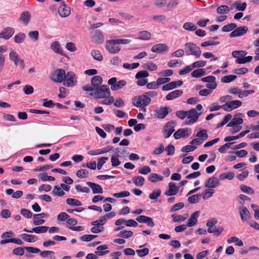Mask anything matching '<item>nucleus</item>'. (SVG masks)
<instances>
[{
	"instance_id": "2eb2a0df",
	"label": "nucleus",
	"mask_w": 259,
	"mask_h": 259,
	"mask_svg": "<svg viewBox=\"0 0 259 259\" xmlns=\"http://www.w3.org/2000/svg\"><path fill=\"white\" fill-rule=\"evenodd\" d=\"M248 28L246 26H243L235 28L230 34V37L240 36L246 33Z\"/></svg>"
},
{
	"instance_id": "de8ad7c7",
	"label": "nucleus",
	"mask_w": 259,
	"mask_h": 259,
	"mask_svg": "<svg viewBox=\"0 0 259 259\" xmlns=\"http://www.w3.org/2000/svg\"><path fill=\"white\" fill-rule=\"evenodd\" d=\"M165 19L166 16L164 15L153 16L151 18V21H155L158 23L162 22L164 21Z\"/></svg>"
},
{
	"instance_id": "dca6fc26",
	"label": "nucleus",
	"mask_w": 259,
	"mask_h": 259,
	"mask_svg": "<svg viewBox=\"0 0 259 259\" xmlns=\"http://www.w3.org/2000/svg\"><path fill=\"white\" fill-rule=\"evenodd\" d=\"M168 50L167 46L165 44H158L154 45L151 48V51L153 53L161 54Z\"/></svg>"
},
{
	"instance_id": "f257e3e1",
	"label": "nucleus",
	"mask_w": 259,
	"mask_h": 259,
	"mask_svg": "<svg viewBox=\"0 0 259 259\" xmlns=\"http://www.w3.org/2000/svg\"><path fill=\"white\" fill-rule=\"evenodd\" d=\"M185 52L187 55H193L199 58L201 54L200 48L193 42H188L185 45Z\"/></svg>"
},
{
	"instance_id": "69168bd1",
	"label": "nucleus",
	"mask_w": 259,
	"mask_h": 259,
	"mask_svg": "<svg viewBox=\"0 0 259 259\" xmlns=\"http://www.w3.org/2000/svg\"><path fill=\"white\" fill-rule=\"evenodd\" d=\"M149 76V73L146 70H142L139 71L136 75V79L145 78Z\"/></svg>"
},
{
	"instance_id": "a878e982",
	"label": "nucleus",
	"mask_w": 259,
	"mask_h": 259,
	"mask_svg": "<svg viewBox=\"0 0 259 259\" xmlns=\"http://www.w3.org/2000/svg\"><path fill=\"white\" fill-rule=\"evenodd\" d=\"M183 92L182 90H177L167 94L165 98L167 100H171L180 97L183 94Z\"/></svg>"
},
{
	"instance_id": "72a5a7b5",
	"label": "nucleus",
	"mask_w": 259,
	"mask_h": 259,
	"mask_svg": "<svg viewBox=\"0 0 259 259\" xmlns=\"http://www.w3.org/2000/svg\"><path fill=\"white\" fill-rule=\"evenodd\" d=\"M163 177L155 173L151 174L148 177V181L151 182H156L162 181Z\"/></svg>"
},
{
	"instance_id": "1a4fd4ad",
	"label": "nucleus",
	"mask_w": 259,
	"mask_h": 259,
	"mask_svg": "<svg viewBox=\"0 0 259 259\" xmlns=\"http://www.w3.org/2000/svg\"><path fill=\"white\" fill-rule=\"evenodd\" d=\"M200 114V113H198L195 108H192L187 111V117L190 119V120L186 122V124H190L195 122L198 120Z\"/></svg>"
},
{
	"instance_id": "a19ab883",
	"label": "nucleus",
	"mask_w": 259,
	"mask_h": 259,
	"mask_svg": "<svg viewBox=\"0 0 259 259\" xmlns=\"http://www.w3.org/2000/svg\"><path fill=\"white\" fill-rule=\"evenodd\" d=\"M227 242L228 243H232L233 242H235L236 245L238 246H242L243 245V242L240 240L237 237H231L228 239Z\"/></svg>"
},
{
	"instance_id": "680f3d73",
	"label": "nucleus",
	"mask_w": 259,
	"mask_h": 259,
	"mask_svg": "<svg viewBox=\"0 0 259 259\" xmlns=\"http://www.w3.org/2000/svg\"><path fill=\"white\" fill-rule=\"evenodd\" d=\"M97 236L95 235H84L80 237V239L82 241L89 242L95 238Z\"/></svg>"
},
{
	"instance_id": "412c9836",
	"label": "nucleus",
	"mask_w": 259,
	"mask_h": 259,
	"mask_svg": "<svg viewBox=\"0 0 259 259\" xmlns=\"http://www.w3.org/2000/svg\"><path fill=\"white\" fill-rule=\"evenodd\" d=\"M86 184L92 189L94 194L103 193V189L100 185L91 182H87Z\"/></svg>"
},
{
	"instance_id": "5701e85b",
	"label": "nucleus",
	"mask_w": 259,
	"mask_h": 259,
	"mask_svg": "<svg viewBox=\"0 0 259 259\" xmlns=\"http://www.w3.org/2000/svg\"><path fill=\"white\" fill-rule=\"evenodd\" d=\"M94 42L97 44H103L104 41V37L101 31L98 30L95 31L94 35L93 36Z\"/></svg>"
},
{
	"instance_id": "0e129e2a",
	"label": "nucleus",
	"mask_w": 259,
	"mask_h": 259,
	"mask_svg": "<svg viewBox=\"0 0 259 259\" xmlns=\"http://www.w3.org/2000/svg\"><path fill=\"white\" fill-rule=\"evenodd\" d=\"M196 149V146L194 145H187L184 146L181 149V151L183 152H189L194 151Z\"/></svg>"
},
{
	"instance_id": "a211bd4d",
	"label": "nucleus",
	"mask_w": 259,
	"mask_h": 259,
	"mask_svg": "<svg viewBox=\"0 0 259 259\" xmlns=\"http://www.w3.org/2000/svg\"><path fill=\"white\" fill-rule=\"evenodd\" d=\"M183 83V82L182 80L172 81L163 85L162 87V90L163 91L171 90L177 88V87L181 86Z\"/></svg>"
},
{
	"instance_id": "c9c22d12",
	"label": "nucleus",
	"mask_w": 259,
	"mask_h": 259,
	"mask_svg": "<svg viewBox=\"0 0 259 259\" xmlns=\"http://www.w3.org/2000/svg\"><path fill=\"white\" fill-rule=\"evenodd\" d=\"M134 183L137 186H142L145 182L144 178L142 176L134 177L132 179Z\"/></svg>"
},
{
	"instance_id": "6ab92c4d",
	"label": "nucleus",
	"mask_w": 259,
	"mask_h": 259,
	"mask_svg": "<svg viewBox=\"0 0 259 259\" xmlns=\"http://www.w3.org/2000/svg\"><path fill=\"white\" fill-rule=\"evenodd\" d=\"M220 185V181L218 178L212 177L209 178L205 183L206 188H216Z\"/></svg>"
},
{
	"instance_id": "c756f323",
	"label": "nucleus",
	"mask_w": 259,
	"mask_h": 259,
	"mask_svg": "<svg viewBox=\"0 0 259 259\" xmlns=\"http://www.w3.org/2000/svg\"><path fill=\"white\" fill-rule=\"evenodd\" d=\"M21 237L22 239L28 242H34L37 239V237L35 235H29L27 234H22L21 235Z\"/></svg>"
},
{
	"instance_id": "7c9ffc66",
	"label": "nucleus",
	"mask_w": 259,
	"mask_h": 259,
	"mask_svg": "<svg viewBox=\"0 0 259 259\" xmlns=\"http://www.w3.org/2000/svg\"><path fill=\"white\" fill-rule=\"evenodd\" d=\"M102 78L99 75L94 76L91 79L92 85L95 88H97L102 83Z\"/></svg>"
},
{
	"instance_id": "423d86ee",
	"label": "nucleus",
	"mask_w": 259,
	"mask_h": 259,
	"mask_svg": "<svg viewBox=\"0 0 259 259\" xmlns=\"http://www.w3.org/2000/svg\"><path fill=\"white\" fill-rule=\"evenodd\" d=\"M65 71L63 69H57L52 74L51 78L52 80L56 82H61L63 81L65 78Z\"/></svg>"
},
{
	"instance_id": "393cba45",
	"label": "nucleus",
	"mask_w": 259,
	"mask_h": 259,
	"mask_svg": "<svg viewBox=\"0 0 259 259\" xmlns=\"http://www.w3.org/2000/svg\"><path fill=\"white\" fill-rule=\"evenodd\" d=\"M30 18V13L28 11H24L19 17V21L24 25H27L29 22Z\"/></svg>"
},
{
	"instance_id": "6e6d98bb",
	"label": "nucleus",
	"mask_w": 259,
	"mask_h": 259,
	"mask_svg": "<svg viewBox=\"0 0 259 259\" xmlns=\"http://www.w3.org/2000/svg\"><path fill=\"white\" fill-rule=\"evenodd\" d=\"M213 193L214 190L211 189H207L205 190L204 192L202 194H201V196L202 195L203 198L205 200L207 198L211 197Z\"/></svg>"
},
{
	"instance_id": "c03bdc74",
	"label": "nucleus",
	"mask_w": 259,
	"mask_h": 259,
	"mask_svg": "<svg viewBox=\"0 0 259 259\" xmlns=\"http://www.w3.org/2000/svg\"><path fill=\"white\" fill-rule=\"evenodd\" d=\"M236 27L237 24L232 23L224 26L222 28V30L223 32H229L230 31L234 30Z\"/></svg>"
},
{
	"instance_id": "4d7b16f0",
	"label": "nucleus",
	"mask_w": 259,
	"mask_h": 259,
	"mask_svg": "<svg viewBox=\"0 0 259 259\" xmlns=\"http://www.w3.org/2000/svg\"><path fill=\"white\" fill-rule=\"evenodd\" d=\"M106 222L105 218L103 216H101L100 217L99 220L92 222L91 224L93 226H98L104 225L105 224Z\"/></svg>"
},
{
	"instance_id": "37998d69",
	"label": "nucleus",
	"mask_w": 259,
	"mask_h": 259,
	"mask_svg": "<svg viewBox=\"0 0 259 259\" xmlns=\"http://www.w3.org/2000/svg\"><path fill=\"white\" fill-rule=\"evenodd\" d=\"M244 114L243 113H238L234 115L233 117L232 120L234 122L236 125H240L242 124L243 122V119L240 117V116H243Z\"/></svg>"
},
{
	"instance_id": "09e8293b",
	"label": "nucleus",
	"mask_w": 259,
	"mask_h": 259,
	"mask_svg": "<svg viewBox=\"0 0 259 259\" xmlns=\"http://www.w3.org/2000/svg\"><path fill=\"white\" fill-rule=\"evenodd\" d=\"M38 177L43 181H55V178L54 177L48 176L47 172H44V173L40 174L39 175Z\"/></svg>"
},
{
	"instance_id": "603ef678",
	"label": "nucleus",
	"mask_w": 259,
	"mask_h": 259,
	"mask_svg": "<svg viewBox=\"0 0 259 259\" xmlns=\"http://www.w3.org/2000/svg\"><path fill=\"white\" fill-rule=\"evenodd\" d=\"M28 35L29 38L34 41H37L38 40L39 32L37 30L29 31Z\"/></svg>"
},
{
	"instance_id": "f704fd0d",
	"label": "nucleus",
	"mask_w": 259,
	"mask_h": 259,
	"mask_svg": "<svg viewBox=\"0 0 259 259\" xmlns=\"http://www.w3.org/2000/svg\"><path fill=\"white\" fill-rule=\"evenodd\" d=\"M201 194L200 193L190 196L188 198V201L191 204H195L199 202Z\"/></svg>"
},
{
	"instance_id": "774afa93",
	"label": "nucleus",
	"mask_w": 259,
	"mask_h": 259,
	"mask_svg": "<svg viewBox=\"0 0 259 259\" xmlns=\"http://www.w3.org/2000/svg\"><path fill=\"white\" fill-rule=\"evenodd\" d=\"M136 252L140 257H143L149 253V250L148 248H144L143 249L137 250Z\"/></svg>"
},
{
	"instance_id": "39448f33",
	"label": "nucleus",
	"mask_w": 259,
	"mask_h": 259,
	"mask_svg": "<svg viewBox=\"0 0 259 259\" xmlns=\"http://www.w3.org/2000/svg\"><path fill=\"white\" fill-rule=\"evenodd\" d=\"M176 122L174 120L167 122L163 128L162 132L164 134V138H168L175 131V126Z\"/></svg>"
},
{
	"instance_id": "4be33fe9",
	"label": "nucleus",
	"mask_w": 259,
	"mask_h": 259,
	"mask_svg": "<svg viewBox=\"0 0 259 259\" xmlns=\"http://www.w3.org/2000/svg\"><path fill=\"white\" fill-rule=\"evenodd\" d=\"M58 12L60 17L62 18L66 17L70 14V8L64 4L61 5L59 7Z\"/></svg>"
},
{
	"instance_id": "a18cd8bd",
	"label": "nucleus",
	"mask_w": 259,
	"mask_h": 259,
	"mask_svg": "<svg viewBox=\"0 0 259 259\" xmlns=\"http://www.w3.org/2000/svg\"><path fill=\"white\" fill-rule=\"evenodd\" d=\"M49 227L47 226H38L32 228V231L36 234L44 233L47 232Z\"/></svg>"
},
{
	"instance_id": "3c124183",
	"label": "nucleus",
	"mask_w": 259,
	"mask_h": 259,
	"mask_svg": "<svg viewBox=\"0 0 259 259\" xmlns=\"http://www.w3.org/2000/svg\"><path fill=\"white\" fill-rule=\"evenodd\" d=\"M183 28L189 31H194L196 30L197 27L191 22H186L183 25Z\"/></svg>"
},
{
	"instance_id": "5fc2aeb1",
	"label": "nucleus",
	"mask_w": 259,
	"mask_h": 259,
	"mask_svg": "<svg viewBox=\"0 0 259 259\" xmlns=\"http://www.w3.org/2000/svg\"><path fill=\"white\" fill-rule=\"evenodd\" d=\"M188 217V214H185V217H184L182 215H175V214L172 215V217L173 218V221L175 222H182L185 220Z\"/></svg>"
},
{
	"instance_id": "cd10ccee",
	"label": "nucleus",
	"mask_w": 259,
	"mask_h": 259,
	"mask_svg": "<svg viewBox=\"0 0 259 259\" xmlns=\"http://www.w3.org/2000/svg\"><path fill=\"white\" fill-rule=\"evenodd\" d=\"M108 248V246L107 245H102L99 246L97 248V251L95 252V254L99 255L102 256L105 255L109 252V250L103 251L104 250L107 249Z\"/></svg>"
},
{
	"instance_id": "2f4dec72",
	"label": "nucleus",
	"mask_w": 259,
	"mask_h": 259,
	"mask_svg": "<svg viewBox=\"0 0 259 259\" xmlns=\"http://www.w3.org/2000/svg\"><path fill=\"white\" fill-rule=\"evenodd\" d=\"M138 35L139 39L144 40H149L151 37V33L147 30H143L139 32Z\"/></svg>"
},
{
	"instance_id": "20e7f679",
	"label": "nucleus",
	"mask_w": 259,
	"mask_h": 259,
	"mask_svg": "<svg viewBox=\"0 0 259 259\" xmlns=\"http://www.w3.org/2000/svg\"><path fill=\"white\" fill-rule=\"evenodd\" d=\"M108 83L111 85V89L112 91H117L125 86L126 82L124 80H120L117 82L116 77H113L108 80Z\"/></svg>"
},
{
	"instance_id": "f8f14e48",
	"label": "nucleus",
	"mask_w": 259,
	"mask_h": 259,
	"mask_svg": "<svg viewBox=\"0 0 259 259\" xmlns=\"http://www.w3.org/2000/svg\"><path fill=\"white\" fill-rule=\"evenodd\" d=\"M74 76L75 74L72 71L68 72L66 74H65V78L63 80V84L68 87L75 85V83L73 80Z\"/></svg>"
},
{
	"instance_id": "473e14b6",
	"label": "nucleus",
	"mask_w": 259,
	"mask_h": 259,
	"mask_svg": "<svg viewBox=\"0 0 259 259\" xmlns=\"http://www.w3.org/2000/svg\"><path fill=\"white\" fill-rule=\"evenodd\" d=\"M206 74L205 70V69L201 68V69H197L195 70H194L191 73V75L193 77H200L201 76L205 75Z\"/></svg>"
},
{
	"instance_id": "4468645a",
	"label": "nucleus",
	"mask_w": 259,
	"mask_h": 259,
	"mask_svg": "<svg viewBox=\"0 0 259 259\" xmlns=\"http://www.w3.org/2000/svg\"><path fill=\"white\" fill-rule=\"evenodd\" d=\"M179 191V187L176 183L170 182L168 183V190L164 192L166 196H171L176 195Z\"/></svg>"
},
{
	"instance_id": "58836bf2",
	"label": "nucleus",
	"mask_w": 259,
	"mask_h": 259,
	"mask_svg": "<svg viewBox=\"0 0 259 259\" xmlns=\"http://www.w3.org/2000/svg\"><path fill=\"white\" fill-rule=\"evenodd\" d=\"M52 193L55 196H63L65 195V192L61 189V188L58 186H55L52 191Z\"/></svg>"
},
{
	"instance_id": "338daca9",
	"label": "nucleus",
	"mask_w": 259,
	"mask_h": 259,
	"mask_svg": "<svg viewBox=\"0 0 259 259\" xmlns=\"http://www.w3.org/2000/svg\"><path fill=\"white\" fill-rule=\"evenodd\" d=\"M196 136L202 139V140H205L208 138V135L207 133V130H202L199 132L197 133Z\"/></svg>"
},
{
	"instance_id": "79ce46f5",
	"label": "nucleus",
	"mask_w": 259,
	"mask_h": 259,
	"mask_svg": "<svg viewBox=\"0 0 259 259\" xmlns=\"http://www.w3.org/2000/svg\"><path fill=\"white\" fill-rule=\"evenodd\" d=\"M26 38V35L22 32L16 34L14 37L15 42L17 44L22 43Z\"/></svg>"
},
{
	"instance_id": "e433bc0d",
	"label": "nucleus",
	"mask_w": 259,
	"mask_h": 259,
	"mask_svg": "<svg viewBox=\"0 0 259 259\" xmlns=\"http://www.w3.org/2000/svg\"><path fill=\"white\" fill-rule=\"evenodd\" d=\"M66 202L67 204L72 206H79L82 205L80 201L73 198H67L66 200Z\"/></svg>"
},
{
	"instance_id": "c85d7f7f",
	"label": "nucleus",
	"mask_w": 259,
	"mask_h": 259,
	"mask_svg": "<svg viewBox=\"0 0 259 259\" xmlns=\"http://www.w3.org/2000/svg\"><path fill=\"white\" fill-rule=\"evenodd\" d=\"M234 7H235L238 11H243L246 8V3H243L241 5V2L240 1H237L232 4L231 9H232Z\"/></svg>"
},
{
	"instance_id": "e2e57ef3",
	"label": "nucleus",
	"mask_w": 259,
	"mask_h": 259,
	"mask_svg": "<svg viewBox=\"0 0 259 259\" xmlns=\"http://www.w3.org/2000/svg\"><path fill=\"white\" fill-rule=\"evenodd\" d=\"M252 57L248 56L247 57H244L243 58H237L236 62L238 64H244L246 62H249L251 61Z\"/></svg>"
},
{
	"instance_id": "bf43d9fd",
	"label": "nucleus",
	"mask_w": 259,
	"mask_h": 259,
	"mask_svg": "<svg viewBox=\"0 0 259 259\" xmlns=\"http://www.w3.org/2000/svg\"><path fill=\"white\" fill-rule=\"evenodd\" d=\"M234 177V174L232 172H229L227 173H223L220 175V179L221 180L228 179L232 180Z\"/></svg>"
},
{
	"instance_id": "9d476101",
	"label": "nucleus",
	"mask_w": 259,
	"mask_h": 259,
	"mask_svg": "<svg viewBox=\"0 0 259 259\" xmlns=\"http://www.w3.org/2000/svg\"><path fill=\"white\" fill-rule=\"evenodd\" d=\"M171 110V109L168 106L160 107L155 110V116L158 119H163Z\"/></svg>"
},
{
	"instance_id": "ddd939ff",
	"label": "nucleus",
	"mask_w": 259,
	"mask_h": 259,
	"mask_svg": "<svg viewBox=\"0 0 259 259\" xmlns=\"http://www.w3.org/2000/svg\"><path fill=\"white\" fill-rule=\"evenodd\" d=\"M123 224L127 227H137L138 225L136 221L132 219L125 220L124 219H119L116 220L115 222V225L116 226H120Z\"/></svg>"
},
{
	"instance_id": "6e6552de",
	"label": "nucleus",
	"mask_w": 259,
	"mask_h": 259,
	"mask_svg": "<svg viewBox=\"0 0 259 259\" xmlns=\"http://www.w3.org/2000/svg\"><path fill=\"white\" fill-rule=\"evenodd\" d=\"M9 58L11 61L14 63L16 66L20 65L22 69L25 68L24 60L19 57L18 54L16 52L12 51L9 54Z\"/></svg>"
},
{
	"instance_id": "052dcab7",
	"label": "nucleus",
	"mask_w": 259,
	"mask_h": 259,
	"mask_svg": "<svg viewBox=\"0 0 259 259\" xmlns=\"http://www.w3.org/2000/svg\"><path fill=\"white\" fill-rule=\"evenodd\" d=\"M108 159L107 157H102L98 159L97 168L100 170L102 168L103 164Z\"/></svg>"
},
{
	"instance_id": "b1692460",
	"label": "nucleus",
	"mask_w": 259,
	"mask_h": 259,
	"mask_svg": "<svg viewBox=\"0 0 259 259\" xmlns=\"http://www.w3.org/2000/svg\"><path fill=\"white\" fill-rule=\"evenodd\" d=\"M200 211H196L194 212L188 219L187 226L188 227L194 226L197 222V218L199 216Z\"/></svg>"
},
{
	"instance_id": "8fccbe9b",
	"label": "nucleus",
	"mask_w": 259,
	"mask_h": 259,
	"mask_svg": "<svg viewBox=\"0 0 259 259\" xmlns=\"http://www.w3.org/2000/svg\"><path fill=\"white\" fill-rule=\"evenodd\" d=\"M76 176L80 179H84L87 178L89 172L86 169H79L76 172Z\"/></svg>"
},
{
	"instance_id": "ea45409f",
	"label": "nucleus",
	"mask_w": 259,
	"mask_h": 259,
	"mask_svg": "<svg viewBox=\"0 0 259 259\" xmlns=\"http://www.w3.org/2000/svg\"><path fill=\"white\" fill-rule=\"evenodd\" d=\"M133 235V232L131 231L122 230L117 235V236L123 238H128Z\"/></svg>"
},
{
	"instance_id": "13d9d810",
	"label": "nucleus",
	"mask_w": 259,
	"mask_h": 259,
	"mask_svg": "<svg viewBox=\"0 0 259 259\" xmlns=\"http://www.w3.org/2000/svg\"><path fill=\"white\" fill-rule=\"evenodd\" d=\"M240 188L243 192L246 193L247 194H252L254 193V190L253 189L244 185H241L240 186Z\"/></svg>"
},
{
	"instance_id": "49530a36",
	"label": "nucleus",
	"mask_w": 259,
	"mask_h": 259,
	"mask_svg": "<svg viewBox=\"0 0 259 259\" xmlns=\"http://www.w3.org/2000/svg\"><path fill=\"white\" fill-rule=\"evenodd\" d=\"M230 11L229 7L227 5H222L217 9V12L218 14H227Z\"/></svg>"
},
{
	"instance_id": "0eeeda50",
	"label": "nucleus",
	"mask_w": 259,
	"mask_h": 259,
	"mask_svg": "<svg viewBox=\"0 0 259 259\" xmlns=\"http://www.w3.org/2000/svg\"><path fill=\"white\" fill-rule=\"evenodd\" d=\"M106 50L111 54H116L120 50V47L115 39L108 40L106 44Z\"/></svg>"
},
{
	"instance_id": "4c0bfd02",
	"label": "nucleus",
	"mask_w": 259,
	"mask_h": 259,
	"mask_svg": "<svg viewBox=\"0 0 259 259\" xmlns=\"http://www.w3.org/2000/svg\"><path fill=\"white\" fill-rule=\"evenodd\" d=\"M91 55L95 60L99 61L103 60V56L99 50H93L91 52Z\"/></svg>"
},
{
	"instance_id": "864d4df0",
	"label": "nucleus",
	"mask_w": 259,
	"mask_h": 259,
	"mask_svg": "<svg viewBox=\"0 0 259 259\" xmlns=\"http://www.w3.org/2000/svg\"><path fill=\"white\" fill-rule=\"evenodd\" d=\"M236 78L237 76L234 75H226L222 78L221 81L224 83H229L236 79Z\"/></svg>"
},
{
	"instance_id": "7ed1b4c3",
	"label": "nucleus",
	"mask_w": 259,
	"mask_h": 259,
	"mask_svg": "<svg viewBox=\"0 0 259 259\" xmlns=\"http://www.w3.org/2000/svg\"><path fill=\"white\" fill-rule=\"evenodd\" d=\"M94 95L97 98H108L110 96V91L109 87L106 85L98 87L95 89Z\"/></svg>"
},
{
	"instance_id": "f03ea898",
	"label": "nucleus",
	"mask_w": 259,
	"mask_h": 259,
	"mask_svg": "<svg viewBox=\"0 0 259 259\" xmlns=\"http://www.w3.org/2000/svg\"><path fill=\"white\" fill-rule=\"evenodd\" d=\"M151 102V99L146 95L134 97L132 99L133 104L136 107L147 106Z\"/></svg>"
},
{
	"instance_id": "f3484780",
	"label": "nucleus",
	"mask_w": 259,
	"mask_h": 259,
	"mask_svg": "<svg viewBox=\"0 0 259 259\" xmlns=\"http://www.w3.org/2000/svg\"><path fill=\"white\" fill-rule=\"evenodd\" d=\"M14 32V28L10 27H6L0 33V38L8 39L12 37Z\"/></svg>"
},
{
	"instance_id": "aec40b11",
	"label": "nucleus",
	"mask_w": 259,
	"mask_h": 259,
	"mask_svg": "<svg viewBox=\"0 0 259 259\" xmlns=\"http://www.w3.org/2000/svg\"><path fill=\"white\" fill-rule=\"evenodd\" d=\"M239 210L241 219L243 222L246 221L250 217V213L246 207L240 206Z\"/></svg>"
},
{
	"instance_id": "9b49d317",
	"label": "nucleus",
	"mask_w": 259,
	"mask_h": 259,
	"mask_svg": "<svg viewBox=\"0 0 259 259\" xmlns=\"http://www.w3.org/2000/svg\"><path fill=\"white\" fill-rule=\"evenodd\" d=\"M191 134V130L189 128H180L174 133V136L176 139L181 138H186L188 137Z\"/></svg>"
},
{
	"instance_id": "bb28decb",
	"label": "nucleus",
	"mask_w": 259,
	"mask_h": 259,
	"mask_svg": "<svg viewBox=\"0 0 259 259\" xmlns=\"http://www.w3.org/2000/svg\"><path fill=\"white\" fill-rule=\"evenodd\" d=\"M51 49L56 53L64 56L65 54L60 47V44L58 41H54L51 45Z\"/></svg>"
}]
</instances>
